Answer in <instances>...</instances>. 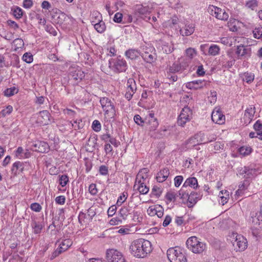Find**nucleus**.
<instances>
[{"instance_id":"nucleus-1","label":"nucleus","mask_w":262,"mask_h":262,"mask_svg":"<svg viewBox=\"0 0 262 262\" xmlns=\"http://www.w3.org/2000/svg\"><path fill=\"white\" fill-rule=\"evenodd\" d=\"M129 248L132 254L138 258L146 257L152 250L150 242L143 238H139L133 241Z\"/></svg>"},{"instance_id":"nucleus-2","label":"nucleus","mask_w":262,"mask_h":262,"mask_svg":"<svg viewBox=\"0 0 262 262\" xmlns=\"http://www.w3.org/2000/svg\"><path fill=\"white\" fill-rule=\"evenodd\" d=\"M167 255L170 262H187L186 256L179 247L169 248Z\"/></svg>"},{"instance_id":"nucleus-3","label":"nucleus","mask_w":262,"mask_h":262,"mask_svg":"<svg viewBox=\"0 0 262 262\" xmlns=\"http://www.w3.org/2000/svg\"><path fill=\"white\" fill-rule=\"evenodd\" d=\"M186 245L188 249L196 254L202 253L206 248V244L200 242L198 237L194 236L189 237Z\"/></svg>"},{"instance_id":"nucleus-4","label":"nucleus","mask_w":262,"mask_h":262,"mask_svg":"<svg viewBox=\"0 0 262 262\" xmlns=\"http://www.w3.org/2000/svg\"><path fill=\"white\" fill-rule=\"evenodd\" d=\"M260 173L261 168L251 165L241 167L238 170V174L245 179H252Z\"/></svg>"},{"instance_id":"nucleus-5","label":"nucleus","mask_w":262,"mask_h":262,"mask_svg":"<svg viewBox=\"0 0 262 262\" xmlns=\"http://www.w3.org/2000/svg\"><path fill=\"white\" fill-rule=\"evenodd\" d=\"M109 68L115 73L123 72L127 69V63L125 59L119 56L109 60Z\"/></svg>"},{"instance_id":"nucleus-6","label":"nucleus","mask_w":262,"mask_h":262,"mask_svg":"<svg viewBox=\"0 0 262 262\" xmlns=\"http://www.w3.org/2000/svg\"><path fill=\"white\" fill-rule=\"evenodd\" d=\"M100 103L105 115L111 118L114 117L116 110L113 102L107 97H102L100 99Z\"/></svg>"},{"instance_id":"nucleus-7","label":"nucleus","mask_w":262,"mask_h":262,"mask_svg":"<svg viewBox=\"0 0 262 262\" xmlns=\"http://www.w3.org/2000/svg\"><path fill=\"white\" fill-rule=\"evenodd\" d=\"M231 243L236 251H244L247 247L246 239L241 235L233 234Z\"/></svg>"},{"instance_id":"nucleus-8","label":"nucleus","mask_w":262,"mask_h":262,"mask_svg":"<svg viewBox=\"0 0 262 262\" xmlns=\"http://www.w3.org/2000/svg\"><path fill=\"white\" fill-rule=\"evenodd\" d=\"M106 258L107 262H126L121 253L113 249L106 251Z\"/></svg>"},{"instance_id":"nucleus-9","label":"nucleus","mask_w":262,"mask_h":262,"mask_svg":"<svg viewBox=\"0 0 262 262\" xmlns=\"http://www.w3.org/2000/svg\"><path fill=\"white\" fill-rule=\"evenodd\" d=\"M209 11L211 15L218 19L226 21L229 18V15L225 10L217 7L214 6H209Z\"/></svg>"},{"instance_id":"nucleus-10","label":"nucleus","mask_w":262,"mask_h":262,"mask_svg":"<svg viewBox=\"0 0 262 262\" xmlns=\"http://www.w3.org/2000/svg\"><path fill=\"white\" fill-rule=\"evenodd\" d=\"M192 111L188 106L184 107L181 111L178 119V124L184 126L187 122L190 120L192 117Z\"/></svg>"},{"instance_id":"nucleus-11","label":"nucleus","mask_w":262,"mask_h":262,"mask_svg":"<svg viewBox=\"0 0 262 262\" xmlns=\"http://www.w3.org/2000/svg\"><path fill=\"white\" fill-rule=\"evenodd\" d=\"M235 54L237 56V59L245 60L251 56V50L250 48L241 45L237 47Z\"/></svg>"},{"instance_id":"nucleus-12","label":"nucleus","mask_w":262,"mask_h":262,"mask_svg":"<svg viewBox=\"0 0 262 262\" xmlns=\"http://www.w3.org/2000/svg\"><path fill=\"white\" fill-rule=\"evenodd\" d=\"M154 48H148L146 46L142 47V51L140 52V55L145 61L147 63H152L156 59L155 54L152 53Z\"/></svg>"},{"instance_id":"nucleus-13","label":"nucleus","mask_w":262,"mask_h":262,"mask_svg":"<svg viewBox=\"0 0 262 262\" xmlns=\"http://www.w3.org/2000/svg\"><path fill=\"white\" fill-rule=\"evenodd\" d=\"M37 122L42 125H46L51 123L52 121L49 111L47 110L40 111L38 114Z\"/></svg>"},{"instance_id":"nucleus-14","label":"nucleus","mask_w":262,"mask_h":262,"mask_svg":"<svg viewBox=\"0 0 262 262\" xmlns=\"http://www.w3.org/2000/svg\"><path fill=\"white\" fill-rule=\"evenodd\" d=\"M31 149L33 151L41 153H46L48 152L49 146L46 142L38 141L32 144Z\"/></svg>"},{"instance_id":"nucleus-15","label":"nucleus","mask_w":262,"mask_h":262,"mask_svg":"<svg viewBox=\"0 0 262 262\" xmlns=\"http://www.w3.org/2000/svg\"><path fill=\"white\" fill-rule=\"evenodd\" d=\"M211 119L215 123L223 124L225 122V116L219 108H216L212 112Z\"/></svg>"},{"instance_id":"nucleus-16","label":"nucleus","mask_w":262,"mask_h":262,"mask_svg":"<svg viewBox=\"0 0 262 262\" xmlns=\"http://www.w3.org/2000/svg\"><path fill=\"white\" fill-rule=\"evenodd\" d=\"M255 113V107L253 105L249 106L245 111L243 119L244 123L249 124L253 119Z\"/></svg>"},{"instance_id":"nucleus-17","label":"nucleus","mask_w":262,"mask_h":262,"mask_svg":"<svg viewBox=\"0 0 262 262\" xmlns=\"http://www.w3.org/2000/svg\"><path fill=\"white\" fill-rule=\"evenodd\" d=\"M134 14L137 17H141L149 12V8L142 5H136L134 9Z\"/></svg>"},{"instance_id":"nucleus-18","label":"nucleus","mask_w":262,"mask_h":262,"mask_svg":"<svg viewBox=\"0 0 262 262\" xmlns=\"http://www.w3.org/2000/svg\"><path fill=\"white\" fill-rule=\"evenodd\" d=\"M134 190H138L140 193L145 194L149 191V188L144 184L143 181H139L138 182H135Z\"/></svg>"},{"instance_id":"nucleus-19","label":"nucleus","mask_w":262,"mask_h":262,"mask_svg":"<svg viewBox=\"0 0 262 262\" xmlns=\"http://www.w3.org/2000/svg\"><path fill=\"white\" fill-rule=\"evenodd\" d=\"M194 31V26L192 24H186L180 30V34L183 36L191 35Z\"/></svg>"},{"instance_id":"nucleus-20","label":"nucleus","mask_w":262,"mask_h":262,"mask_svg":"<svg viewBox=\"0 0 262 262\" xmlns=\"http://www.w3.org/2000/svg\"><path fill=\"white\" fill-rule=\"evenodd\" d=\"M24 170V164L20 161H17L13 164L11 171L14 175L16 176L19 172H23Z\"/></svg>"},{"instance_id":"nucleus-21","label":"nucleus","mask_w":262,"mask_h":262,"mask_svg":"<svg viewBox=\"0 0 262 262\" xmlns=\"http://www.w3.org/2000/svg\"><path fill=\"white\" fill-rule=\"evenodd\" d=\"M182 186L185 188L189 186L196 189L198 187V180L195 177H189L186 180Z\"/></svg>"},{"instance_id":"nucleus-22","label":"nucleus","mask_w":262,"mask_h":262,"mask_svg":"<svg viewBox=\"0 0 262 262\" xmlns=\"http://www.w3.org/2000/svg\"><path fill=\"white\" fill-rule=\"evenodd\" d=\"M169 174V169L167 168H164L157 173L156 179L158 182H163L168 178Z\"/></svg>"},{"instance_id":"nucleus-23","label":"nucleus","mask_w":262,"mask_h":262,"mask_svg":"<svg viewBox=\"0 0 262 262\" xmlns=\"http://www.w3.org/2000/svg\"><path fill=\"white\" fill-rule=\"evenodd\" d=\"M92 23L94 25L96 30L99 33H103L106 29V26L104 21L102 19H98V21L96 22L95 20H92Z\"/></svg>"},{"instance_id":"nucleus-24","label":"nucleus","mask_w":262,"mask_h":262,"mask_svg":"<svg viewBox=\"0 0 262 262\" xmlns=\"http://www.w3.org/2000/svg\"><path fill=\"white\" fill-rule=\"evenodd\" d=\"M194 137L196 139V140L198 142L196 143H198L199 145L211 142L215 139L214 138H213L212 139H205V134L201 132H200V133L195 134L194 135Z\"/></svg>"},{"instance_id":"nucleus-25","label":"nucleus","mask_w":262,"mask_h":262,"mask_svg":"<svg viewBox=\"0 0 262 262\" xmlns=\"http://www.w3.org/2000/svg\"><path fill=\"white\" fill-rule=\"evenodd\" d=\"M125 54L127 58L133 60L136 59L140 55V52L137 50L129 49L125 52Z\"/></svg>"},{"instance_id":"nucleus-26","label":"nucleus","mask_w":262,"mask_h":262,"mask_svg":"<svg viewBox=\"0 0 262 262\" xmlns=\"http://www.w3.org/2000/svg\"><path fill=\"white\" fill-rule=\"evenodd\" d=\"M71 75L73 79L79 81L81 80L85 76L84 72L80 70L72 71Z\"/></svg>"},{"instance_id":"nucleus-27","label":"nucleus","mask_w":262,"mask_h":262,"mask_svg":"<svg viewBox=\"0 0 262 262\" xmlns=\"http://www.w3.org/2000/svg\"><path fill=\"white\" fill-rule=\"evenodd\" d=\"M200 199V195L197 192L191 191L188 196V202L193 206L196 202Z\"/></svg>"},{"instance_id":"nucleus-28","label":"nucleus","mask_w":262,"mask_h":262,"mask_svg":"<svg viewBox=\"0 0 262 262\" xmlns=\"http://www.w3.org/2000/svg\"><path fill=\"white\" fill-rule=\"evenodd\" d=\"M137 90L136 84L134 79L129 78L127 82L126 91H129V92L135 94Z\"/></svg>"},{"instance_id":"nucleus-29","label":"nucleus","mask_w":262,"mask_h":262,"mask_svg":"<svg viewBox=\"0 0 262 262\" xmlns=\"http://www.w3.org/2000/svg\"><path fill=\"white\" fill-rule=\"evenodd\" d=\"M254 129L256 132L258 138L262 140V123L260 120H257L253 125Z\"/></svg>"},{"instance_id":"nucleus-30","label":"nucleus","mask_w":262,"mask_h":262,"mask_svg":"<svg viewBox=\"0 0 262 262\" xmlns=\"http://www.w3.org/2000/svg\"><path fill=\"white\" fill-rule=\"evenodd\" d=\"M181 71V66L179 62H174L171 66H169L167 74L169 76L170 74H173Z\"/></svg>"},{"instance_id":"nucleus-31","label":"nucleus","mask_w":262,"mask_h":262,"mask_svg":"<svg viewBox=\"0 0 262 262\" xmlns=\"http://www.w3.org/2000/svg\"><path fill=\"white\" fill-rule=\"evenodd\" d=\"M31 226L33 229V232L35 234H39L41 232L43 225L41 222L34 221L31 223Z\"/></svg>"},{"instance_id":"nucleus-32","label":"nucleus","mask_w":262,"mask_h":262,"mask_svg":"<svg viewBox=\"0 0 262 262\" xmlns=\"http://www.w3.org/2000/svg\"><path fill=\"white\" fill-rule=\"evenodd\" d=\"M146 124L149 126L148 128L150 131L155 130L159 125L157 119H148L146 122Z\"/></svg>"},{"instance_id":"nucleus-33","label":"nucleus","mask_w":262,"mask_h":262,"mask_svg":"<svg viewBox=\"0 0 262 262\" xmlns=\"http://www.w3.org/2000/svg\"><path fill=\"white\" fill-rule=\"evenodd\" d=\"M219 196L221 199L222 204L224 205L229 198V192L226 190H222L220 192Z\"/></svg>"},{"instance_id":"nucleus-34","label":"nucleus","mask_w":262,"mask_h":262,"mask_svg":"<svg viewBox=\"0 0 262 262\" xmlns=\"http://www.w3.org/2000/svg\"><path fill=\"white\" fill-rule=\"evenodd\" d=\"M72 244V242L70 239L67 238L63 239L60 244L59 248L63 252L66 251Z\"/></svg>"},{"instance_id":"nucleus-35","label":"nucleus","mask_w":262,"mask_h":262,"mask_svg":"<svg viewBox=\"0 0 262 262\" xmlns=\"http://www.w3.org/2000/svg\"><path fill=\"white\" fill-rule=\"evenodd\" d=\"M220 48L216 45H211L208 48V54L211 56H216L220 53Z\"/></svg>"},{"instance_id":"nucleus-36","label":"nucleus","mask_w":262,"mask_h":262,"mask_svg":"<svg viewBox=\"0 0 262 262\" xmlns=\"http://www.w3.org/2000/svg\"><path fill=\"white\" fill-rule=\"evenodd\" d=\"M237 23V21L235 19H230L229 21L228 22V26L229 30L232 32L237 31L238 30V28L236 26Z\"/></svg>"},{"instance_id":"nucleus-37","label":"nucleus","mask_w":262,"mask_h":262,"mask_svg":"<svg viewBox=\"0 0 262 262\" xmlns=\"http://www.w3.org/2000/svg\"><path fill=\"white\" fill-rule=\"evenodd\" d=\"M253 37L256 39H260L262 37V27H256L252 31Z\"/></svg>"},{"instance_id":"nucleus-38","label":"nucleus","mask_w":262,"mask_h":262,"mask_svg":"<svg viewBox=\"0 0 262 262\" xmlns=\"http://www.w3.org/2000/svg\"><path fill=\"white\" fill-rule=\"evenodd\" d=\"M13 46L15 47L14 50L16 51L18 49H21L24 46V42L21 38H16L13 41Z\"/></svg>"},{"instance_id":"nucleus-39","label":"nucleus","mask_w":262,"mask_h":262,"mask_svg":"<svg viewBox=\"0 0 262 262\" xmlns=\"http://www.w3.org/2000/svg\"><path fill=\"white\" fill-rule=\"evenodd\" d=\"M243 80L246 82L251 83L254 79V75L251 73H245L243 76Z\"/></svg>"},{"instance_id":"nucleus-40","label":"nucleus","mask_w":262,"mask_h":262,"mask_svg":"<svg viewBox=\"0 0 262 262\" xmlns=\"http://www.w3.org/2000/svg\"><path fill=\"white\" fill-rule=\"evenodd\" d=\"M235 63V60L231 59L230 60H227L225 59H222L221 61V63L222 66V67L225 68H230L232 67V66Z\"/></svg>"},{"instance_id":"nucleus-41","label":"nucleus","mask_w":262,"mask_h":262,"mask_svg":"<svg viewBox=\"0 0 262 262\" xmlns=\"http://www.w3.org/2000/svg\"><path fill=\"white\" fill-rule=\"evenodd\" d=\"M130 209L128 207H123L120 210V216L123 220H126L127 216L130 214Z\"/></svg>"},{"instance_id":"nucleus-42","label":"nucleus","mask_w":262,"mask_h":262,"mask_svg":"<svg viewBox=\"0 0 262 262\" xmlns=\"http://www.w3.org/2000/svg\"><path fill=\"white\" fill-rule=\"evenodd\" d=\"M185 188H183V187L179 191V196L180 198L183 200H188V196H189V192L187 190H185Z\"/></svg>"},{"instance_id":"nucleus-43","label":"nucleus","mask_w":262,"mask_h":262,"mask_svg":"<svg viewBox=\"0 0 262 262\" xmlns=\"http://www.w3.org/2000/svg\"><path fill=\"white\" fill-rule=\"evenodd\" d=\"M18 92V90L15 87H12L6 89L4 91V94L7 97H10Z\"/></svg>"},{"instance_id":"nucleus-44","label":"nucleus","mask_w":262,"mask_h":262,"mask_svg":"<svg viewBox=\"0 0 262 262\" xmlns=\"http://www.w3.org/2000/svg\"><path fill=\"white\" fill-rule=\"evenodd\" d=\"M238 150L241 155L246 156L251 152L252 148L250 147L242 146L239 148Z\"/></svg>"},{"instance_id":"nucleus-45","label":"nucleus","mask_w":262,"mask_h":262,"mask_svg":"<svg viewBox=\"0 0 262 262\" xmlns=\"http://www.w3.org/2000/svg\"><path fill=\"white\" fill-rule=\"evenodd\" d=\"M193 81L195 85V87L197 88V90L202 89L207 84V82L205 80H196Z\"/></svg>"},{"instance_id":"nucleus-46","label":"nucleus","mask_w":262,"mask_h":262,"mask_svg":"<svg viewBox=\"0 0 262 262\" xmlns=\"http://www.w3.org/2000/svg\"><path fill=\"white\" fill-rule=\"evenodd\" d=\"M162 193V189L157 186H154L151 190V194L155 195L156 198H159Z\"/></svg>"},{"instance_id":"nucleus-47","label":"nucleus","mask_w":262,"mask_h":262,"mask_svg":"<svg viewBox=\"0 0 262 262\" xmlns=\"http://www.w3.org/2000/svg\"><path fill=\"white\" fill-rule=\"evenodd\" d=\"M23 60L28 63H30L33 61V57L30 53H26L23 56Z\"/></svg>"},{"instance_id":"nucleus-48","label":"nucleus","mask_w":262,"mask_h":262,"mask_svg":"<svg viewBox=\"0 0 262 262\" xmlns=\"http://www.w3.org/2000/svg\"><path fill=\"white\" fill-rule=\"evenodd\" d=\"M186 54L188 57L193 58L196 55V51L193 48H189L186 50Z\"/></svg>"},{"instance_id":"nucleus-49","label":"nucleus","mask_w":262,"mask_h":262,"mask_svg":"<svg viewBox=\"0 0 262 262\" xmlns=\"http://www.w3.org/2000/svg\"><path fill=\"white\" fill-rule=\"evenodd\" d=\"M13 15L16 18H20L23 16V10L18 7H16L14 9Z\"/></svg>"},{"instance_id":"nucleus-50","label":"nucleus","mask_w":262,"mask_h":262,"mask_svg":"<svg viewBox=\"0 0 262 262\" xmlns=\"http://www.w3.org/2000/svg\"><path fill=\"white\" fill-rule=\"evenodd\" d=\"M59 181L60 185H61V186L64 187L68 182L69 178L66 175H62L60 177Z\"/></svg>"},{"instance_id":"nucleus-51","label":"nucleus","mask_w":262,"mask_h":262,"mask_svg":"<svg viewBox=\"0 0 262 262\" xmlns=\"http://www.w3.org/2000/svg\"><path fill=\"white\" fill-rule=\"evenodd\" d=\"M127 199V193L123 192L121 195H120L117 202V204L118 206H120Z\"/></svg>"},{"instance_id":"nucleus-52","label":"nucleus","mask_w":262,"mask_h":262,"mask_svg":"<svg viewBox=\"0 0 262 262\" xmlns=\"http://www.w3.org/2000/svg\"><path fill=\"white\" fill-rule=\"evenodd\" d=\"M134 121L138 125L143 126L144 124V121L142 119L139 115H136L134 117Z\"/></svg>"},{"instance_id":"nucleus-53","label":"nucleus","mask_w":262,"mask_h":262,"mask_svg":"<svg viewBox=\"0 0 262 262\" xmlns=\"http://www.w3.org/2000/svg\"><path fill=\"white\" fill-rule=\"evenodd\" d=\"M101 124L99 121L95 120L92 124V128L95 132H99L101 129Z\"/></svg>"},{"instance_id":"nucleus-54","label":"nucleus","mask_w":262,"mask_h":262,"mask_svg":"<svg viewBox=\"0 0 262 262\" xmlns=\"http://www.w3.org/2000/svg\"><path fill=\"white\" fill-rule=\"evenodd\" d=\"M89 190L90 193L93 195H96L98 192V190L96 188V184L93 183L90 185L89 187Z\"/></svg>"},{"instance_id":"nucleus-55","label":"nucleus","mask_w":262,"mask_h":262,"mask_svg":"<svg viewBox=\"0 0 262 262\" xmlns=\"http://www.w3.org/2000/svg\"><path fill=\"white\" fill-rule=\"evenodd\" d=\"M13 107L11 105H8L6 108L3 110L1 112L3 116L5 117L9 115L12 111Z\"/></svg>"},{"instance_id":"nucleus-56","label":"nucleus","mask_w":262,"mask_h":262,"mask_svg":"<svg viewBox=\"0 0 262 262\" xmlns=\"http://www.w3.org/2000/svg\"><path fill=\"white\" fill-rule=\"evenodd\" d=\"M246 6L252 10H254L257 6V2L256 0L249 1L247 3Z\"/></svg>"},{"instance_id":"nucleus-57","label":"nucleus","mask_w":262,"mask_h":262,"mask_svg":"<svg viewBox=\"0 0 262 262\" xmlns=\"http://www.w3.org/2000/svg\"><path fill=\"white\" fill-rule=\"evenodd\" d=\"M148 176L146 174H143L141 172H138L137 175L135 182H138L139 181H144L147 178Z\"/></svg>"},{"instance_id":"nucleus-58","label":"nucleus","mask_w":262,"mask_h":262,"mask_svg":"<svg viewBox=\"0 0 262 262\" xmlns=\"http://www.w3.org/2000/svg\"><path fill=\"white\" fill-rule=\"evenodd\" d=\"M62 252H63L62 250H61L59 247L55 250L50 255V259L51 260H53L57 257L59 255H60Z\"/></svg>"},{"instance_id":"nucleus-59","label":"nucleus","mask_w":262,"mask_h":262,"mask_svg":"<svg viewBox=\"0 0 262 262\" xmlns=\"http://www.w3.org/2000/svg\"><path fill=\"white\" fill-rule=\"evenodd\" d=\"M196 142H198L196 140V139L194 136L193 137L190 138L186 141V144L189 145V146H191L192 147H193L195 145H199L198 143H196Z\"/></svg>"},{"instance_id":"nucleus-60","label":"nucleus","mask_w":262,"mask_h":262,"mask_svg":"<svg viewBox=\"0 0 262 262\" xmlns=\"http://www.w3.org/2000/svg\"><path fill=\"white\" fill-rule=\"evenodd\" d=\"M183 180V177L182 176H178L174 179V185L176 187L180 186Z\"/></svg>"},{"instance_id":"nucleus-61","label":"nucleus","mask_w":262,"mask_h":262,"mask_svg":"<svg viewBox=\"0 0 262 262\" xmlns=\"http://www.w3.org/2000/svg\"><path fill=\"white\" fill-rule=\"evenodd\" d=\"M104 149L106 154H110L111 155H113V147L109 143H105Z\"/></svg>"},{"instance_id":"nucleus-62","label":"nucleus","mask_w":262,"mask_h":262,"mask_svg":"<svg viewBox=\"0 0 262 262\" xmlns=\"http://www.w3.org/2000/svg\"><path fill=\"white\" fill-rule=\"evenodd\" d=\"M30 208L35 212H39L41 209V206L37 203H32L30 206Z\"/></svg>"},{"instance_id":"nucleus-63","label":"nucleus","mask_w":262,"mask_h":262,"mask_svg":"<svg viewBox=\"0 0 262 262\" xmlns=\"http://www.w3.org/2000/svg\"><path fill=\"white\" fill-rule=\"evenodd\" d=\"M66 198L63 195L57 196L55 199V202L57 204L63 205L65 203Z\"/></svg>"},{"instance_id":"nucleus-64","label":"nucleus","mask_w":262,"mask_h":262,"mask_svg":"<svg viewBox=\"0 0 262 262\" xmlns=\"http://www.w3.org/2000/svg\"><path fill=\"white\" fill-rule=\"evenodd\" d=\"M41 7L43 9L50 10L52 8L51 4L47 1L42 2Z\"/></svg>"}]
</instances>
